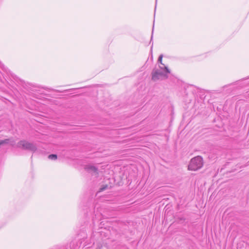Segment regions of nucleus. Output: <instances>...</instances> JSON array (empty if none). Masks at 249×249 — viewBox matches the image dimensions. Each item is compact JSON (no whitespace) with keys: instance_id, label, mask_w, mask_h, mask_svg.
<instances>
[{"instance_id":"obj_1","label":"nucleus","mask_w":249,"mask_h":249,"mask_svg":"<svg viewBox=\"0 0 249 249\" xmlns=\"http://www.w3.org/2000/svg\"><path fill=\"white\" fill-rule=\"evenodd\" d=\"M170 73V70L165 65L159 66V69H154L152 71V79L154 81L165 79L168 78Z\"/></svg>"},{"instance_id":"obj_2","label":"nucleus","mask_w":249,"mask_h":249,"mask_svg":"<svg viewBox=\"0 0 249 249\" xmlns=\"http://www.w3.org/2000/svg\"><path fill=\"white\" fill-rule=\"evenodd\" d=\"M203 164V159L200 156H197L191 159L188 165V170L196 171L200 169Z\"/></svg>"},{"instance_id":"obj_3","label":"nucleus","mask_w":249,"mask_h":249,"mask_svg":"<svg viewBox=\"0 0 249 249\" xmlns=\"http://www.w3.org/2000/svg\"><path fill=\"white\" fill-rule=\"evenodd\" d=\"M17 146L24 150H29L32 151L36 150V146L32 143L26 141H21L18 142Z\"/></svg>"},{"instance_id":"obj_4","label":"nucleus","mask_w":249,"mask_h":249,"mask_svg":"<svg viewBox=\"0 0 249 249\" xmlns=\"http://www.w3.org/2000/svg\"><path fill=\"white\" fill-rule=\"evenodd\" d=\"M85 169L87 171L89 172V173H90L91 174H95V175L97 174V171H98L97 168L92 165H91V164L86 165L85 166Z\"/></svg>"},{"instance_id":"obj_5","label":"nucleus","mask_w":249,"mask_h":249,"mask_svg":"<svg viewBox=\"0 0 249 249\" xmlns=\"http://www.w3.org/2000/svg\"><path fill=\"white\" fill-rule=\"evenodd\" d=\"M162 57H163V55L162 54H160L159 56V58H158V63L160 64L159 66H163V65H165L162 62Z\"/></svg>"},{"instance_id":"obj_6","label":"nucleus","mask_w":249,"mask_h":249,"mask_svg":"<svg viewBox=\"0 0 249 249\" xmlns=\"http://www.w3.org/2000/svg\"><path fill=\"white\" fill-rule=\"evenodd\" d=\"M10 140L9 139H5L3 140L0 141V145L7 144L9 143Z\"/></svg>"},{"instance_id":"obj_7","label":"nucleus","mask_w":249,"mask_h":249,"mask_svg":"<svg viewBox=\"0 0 249 249\" xmlns=\"http://www.w3.org/2000/svg\"><path fill=\"white\" fill-rule=\"evenodd\" d=\"M48 158L50 160H55L57 159V155L55 154L50 155Z\"/></svg>"},{"instance_id":"obj_8","label":"nucleus","mask_w":249,"mask_h":249,"mask_svg":"<svg viewBox=\"0 0 249 249\" xmlns=\"http://www.w3.org/2000/svg\"><path fill=\"white\" fill-rule=\"evenodd\" d=\"M104 189V188H102V189H101V191H102V190H103Z\"/></svg>"}]
</instances>
